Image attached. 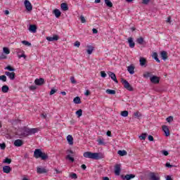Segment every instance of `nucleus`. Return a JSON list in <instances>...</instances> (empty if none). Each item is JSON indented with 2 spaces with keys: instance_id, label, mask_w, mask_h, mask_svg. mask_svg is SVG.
<instances>
[{
  "instance_id": "obj_51",
  "label": "nucleus",
  "mask_w": 180,
  "mask_h": 180,
  "mask_svg": "<svg viewBox=\"0 0 180 180\" xmlns=\"http://www.w3.org/2000/svg\"><path fill=\"white\" fill-rule=\"evenodd\" d=\"M106 72H105V71H101V76L102 77V78H106Z\"/></svg>"
},
{
  "instance_id": "obj_17",
  "label": "nucleus",
  "mask_w": 180,
  "mask_h": 180,
  "mask_svg": "<svg viewBox=\"0 0 180 180\" xmlns=\"http://www.w3.org/2000/svg\"><path fill=\"white\" fill-rule=\"evenodd\" d=\"M14 146L15 147H22L23 146V141L20 139H17L14 141Z\"/></svg>"
},
{
  "instance_id": "obj_12",
  "label": "nucleus",
  "mask_w": 180,
  "mask_h": 180,
  "mask_svg": "<svg viewBox=\"0 0 180 180\" xmlns=\"http://www.w3.org/2000/svg\"><path fill=\"white\" fill-rule=\"evenodd\" d=\"M150 80L152 84H160V77L157 76H152L150 78Z\"/></svg>"
},
{
  "instance_id": "obj_62",
  "label": "nucleus",
  "mask_w": 180,
  "mask_h": 180,
  "mask_svg": "<svg viewBox=\"0 0 180 180\" xmlns=\"http://www.w3.org/2000/svg\"><path fill=\"white\" fill-rule=\"evenodd\" d=\"M148 2H150V0H143V4H144V5H148Z\"/></svg>"
},
{
  "instance_id": "obj_37",
  "label": "nucleus",
  "mask_w": 180,
  "mask_h": 180,
  "mask_svg": "<svg viewBox=\"0 0 180 180\" xmlns=\"http://www.w3.org/2000/svg\"><path fill=\"white\" fill-rule=\"evenodd\" d=\"M152 74H151V72H145L144 74H143V77L144 78H151V77H152Z\"/></svg>"
},
{
  "instance_id": "obj_59",
  "label": "nucleus",
  "mask_w": 180,
  "mask_h": 180,
  "mask_svg": "<svg viewBox=\"0 0 180 180\" xmlns=\"http://www.w3.org/2000/svg\"><path fill=\"white\" fill-rule=\"evenodd\" d=\"M162 154H163V155L167 156V155H168V154H169V153L168 151H167V150H162Z\"/></svg>"
},
{
  "instance_id": "obj_8",
  "label": "nucleus",
  "mask_w": 180,
  "mask_h": 180,
  "mask_svg": "<svg viewBox=\"0 0 180 180\" xmlns=\"http://www.w3.org/2000/svg\"><path fill=\"white\" fill-rule=\"evenodd\" d=\"M108 75L115 84H119V81H117V78H116V75L113 72L108 71Z\"/></svg>"
},
{
  "instance_id": "obj_36",
  "label": "nucleus",
  "mask_w": 180,
  "mask_h": 180,
  "mask_svg": "<svg viewBox=\"0 0 180 180\" xmlns=\"http://www.w3.org/2000/svg\"><path fill=\"white\" fill-rule=\"evenodd\" d=\"M117 154H119V155L121 157H123L127 154V152L126 150H118Z\"/></svg>"
},
{
  "instance_id": "obj_38",
  "label": "nucleus",
  "mask_w": 180,
  "mask_h": 180,
  "mask_svg": "<svg viewBox=\"0 0 180 180\" xmlns=\"http://www.w3.org/2000/svg\"><path fill=\"white\" fill-rule=\"evenodd\" d=\"M76 115L78 117H81V116H82V109H79L76 111Z\"/></svg>"
},
{
  "instance_id": "obj_16",
  "label": "nucleus",
  "mask_w": 180,
  "mask_h": 180,
  "mask_svg": "<svg viewBox=\"0 0 180 180\" xmlns=\"http://www.w3.org/2000/svg\"><path fill=\"white\" fill-rule=\"evenodd\" d=\"M86 48H87L86 53L87 54H89V55L92 54V53L94 52V50H95V47L91 45H87Z\"/></svg>"
},
{
  "instance_id": "obj_19",
  "label": "nucleus",
  "mask_w": 180,
  "mask_h": 180,
  "mask_svg": "<svg viewBox=\"0 0 180 180\" xmlns=\"http://www.w3.org/2000/svg\"><path fill=\"white\" fill-rule=\"evenodd\" d=\"M29 30L31 32V33H36V32L37 31V26L34 25H30Z\"/></svg>"
},
{
  "instance_id": "obj_42",
  "label": "nucleus",
  "mask_w": 180,
  "mask_h": 180,
  "mask_svg": "<svg viewBox=\"0 0 180 180\" xmlns=\"http://www.w3.org/2000/svg\"><path fill=\"white\" fill-rule=\"evenodd\" d=\"M3 51L5 54H9L11 53V51L9 50V49L6 47L3 48Z\"/></svg>"
},
{
  "instance_id": "obj_26",
  "label": "nucleus",
  "mask_w": 180,
  "mask_h": 180,
  "mask_svg": "<svg viewBox=\"0 0 180 180\" xmlns=\"http://www.w3.org/2000/svg\"><path fill=\"white\" fill-rule=\"evenodd\" d=\"M1 91H2L4 94H8V92H9V86H8V85H4V86L1 87Z\"/></svg>"
},
{
  "instance_id": "obj_44",
  "label": "nucleus",
  "mask_w": 180,
  "mask_h": 180,
  "mask_svg": "<svg viewBox=\"0 0 180 180\" xmlns=\"http://www.w3.org/2000/svg\"><path fill=\"white\" fill-rule=\"evenodd\" d=\"M6 75H1L0 76V81H2L3 82H6Z\"/></svg>"
},
{
  "instance_id": "obj_61",
  "label": "nucleus",
  "mask_w": 180,
  "mask_h": 180,
  "mask_svg": "<svg viewBox=\"0 0 180 180\" xmlns=\"http://www.w3.org/2000/svg\"><path fill=\"white\" fill-rule=\"evenodd\" d=\"M92 32L94 34H96L98 33V30H96V28H93Z\"/></svg>"
},
{
  "instance_id": "obj_54",
  "label": "nucleus",
  "mask_w": 180,
  "mask_h": 180,
  "mask_svg": "<svg viewBox=\"0 0 180 180\" xmlns=\"http://www.w3.org/2000/svg\"><path fill=\"white\" fill-rule=\"evenodd\" d=\"M70 81L72 84H77V81H75V78L74 77H70Z\"/></svg>"
},
{
  "instance_id": "obj_4",
  "label": "nucleus",
  "mask_w": 180,
  "mask_h": 180,
  "mask_svg": "<svg viewBox=\"0 0 180 180\" xmlns=\"http://www.w3.org/2000/svg\"><path fill=\"white\" fill-rule=\"evenodd\" d=\"M121 82L124 85V88H125V89H127V91H129L131 92L134 91V89H133V86H131V85L130 84V83H129V82H127V80L124 79H121Z\"/></svg>"
},
{
  "instance_id": "obj_22",
  "label": "nucleus",
  "mask_w": 180,
  "mask_h": 180,
  "mask_svg": "<svg viewBox=\"0 0 180 180\" xmlns=\"http://www.w3.org/2000/svg\"><path fill=\"white\" fill-rule=\"evenodd\" d=\"M97 141L98 143V146H106V142H105V139L102 137H99Z\"/></svg>"
},
{
  "instance_id": "obj_40",
  "label": "nucleus",
  "mask_w": 180,
  "mask_h": 180,
  "mask_svg": "<svg viewBox=\"0 0 180 180\" xmlns=\"http://www.w3.org/2000/svg\"><path fill=\"white\" fill-rule=\"evenodd\" d=\"M70 177L72 179H78V176H77V174L75 173H71L70 174Z\"/></svg>"
},
{
  "instance_id": "obj_46",
  "label": "nucleus",
  "mask_w": 180,
  "mask_h": 180,
  "mask_svg": "<svg viewBox=\"0 0 180 180\" xmlns=\"http://www.w3.org/2000/svg\"><path fill=\"white\" fill-rule=\"evenodd\" d=\"M0 148L1 150H5V148H6V145L5 144V143H0Z\"/></svg>"
},
{
  "instance_id": "obj_7",
  "label": "nucleus",
  "mask_w": 180,
  "mask_h": 180,
  "mask_svg": "<svg viewBox=\"0 0 180 180\" xmlns=\"http://www.w3.org/2000/svg\"><path fill=\"white\" fill-rule=\"evenodd\" d=\"M5 75H6V77H8L9 79H11V81H13L15 78H16V74L14 72H5Z\"/></svg>"
},
{
  "instance_id": "obj_55",
  "label": "nucleus",
  "mask_w": 180,
  "mask_h": 180,
  "mask_svg": "<svg viewBox=\"0 0 180 180\" xmlns=\"http://www.w3.org/2000/svg\"><path fill=\"white\" fill-rule=\"evenodd\" d=\"M6 58V56L4 53L0 54V60H5Z\"/></svg>"
},
{
  "instance_id": "obj_9",
  "label": "nucleus",
  "mask_w": 180,
  "mask_h": 180,
  "mask_svg": "<svg viewBox=\"0 0 180 180\" xmlns=\"http://www.w3.org/2000/svg\"><path fill=\"white\" fill-rule=\"evenodd\" d=\"M25 7L27 11H30L32 9H33V6H32V3L29 1V0H25L24 1Z\"/></svg>"
},
{
  "instance_id": "obj_33",
  "label": "nucleus",
  "mask_w": 180,
  "mask_h": 180,
  "mask_svg": "<svg viewBox=\"0 0 180 180\" xmlns=\"http://www.w3.org/2000/svg\"><path fill=\"white\" fill-rule=\"evenodd\" d=\"M106 94H108V95H115L116 94V91L115 90H112V89H107L105 91Z\"/></svg>"
},
{
  "instance_id": "obj_50",
  "label": "nucleus",
  "mask_w": 180,
  "mask_h": 180,
  "mask_svg": "<svg viewBox=\"0 0 180 180\" xmlns=\"http://www.w3.org/2000/svg\"><path fill=\"white\" fill-rule=\"evenodd\" d=\"M75 47H79L81 46V42L80 41H75L74 44Z\"/></svg>"
},
{
  "instance_id": "obj_6",
  "label": "nucleus",
  "mask_w": 180,
  "mask_h": 180,
  "mask_svg": "<svg viewBox=\"0 0 180 180\" xmlns=\"http://www.w3.org/2000/svg\"><path fill=\"white\" fill-rule=\"evenodd\" d=\"M149 177H150V180H160V174H158V173H155L153 172L149 173Z\"/></svg>"
},
{
  "instance_id": "obj_18",
  "label": "nucleus",
  "mask_w": 180,
  "mask_h": 180,
  "mask_svg": "<svg viewBox=\"0 0 180 180\" xmlns=\"http://www.w3.org/2000/svg\"><path fill=\"white\" fill-rule=\"evenodd\" d=\"M160 57L162 58V60H164V61H165V60L168 58V53H167V51H162L160 53Z\"/></svg>"
},
{
  "instance_id": "obj_45",
  "label": "nucleus",
  "mask_w": 180,
  "mask_h": 180,
  "mask_svg": "<svg viewBox=\"0 0 180 180\" xmlns=\"http://www.w3.org/2000/svg\"><path fill=\"white\" fill-rule=\"evenodd\" d=\"M167 123H171V122H172L174 120V117L172 116H169L167 119Z\"/></svg>"
},
{
  "instance_id": "obj_25",
  "label": "nucleus",
  "mask_w": 180,
  "mask_h": 180,
  "mask_svg": "<svg viewBox=\"0 0 180 180\" xmlns=\"http://www.w3.org/2000/svg\"><path fill=\"white\" fill-rule=\"evenodd\" d=\"M60 8L62 9V11H64L65 12L68 11V4H67V3H62L60 4Z\"/></svg>"
},
{
  "instance_id": "obj_14",
  "label": "nucleus",
  "mask_w": 180,
  "mask_h": 180,
  "mask_svg": "<svg viewBox=\"0 0 180 180\" xmlns=\"http://www.w3.org/2000/svg\"><path fill=\"white\" fill-rule=\"evenodd\" d=\"M162 130L165 133V136H169V128H168V126L163 125L162 127Z\"/></svg>"
},
{
  "instance_id": "obj_29",
  "label": "nucleus",
  "mask_w": 180,
  "mask_h": 180,
  "mask_svg": "<svg viewBox=\"0 0 180 180\" xmlns=\"http://www.w3.org/2000/svg\"><path fill=\"white\" fill-rule=\"evenodd\" d=\"M152 57L155 60V61H157V63H161V60L158 58V53H157V52H154Z\"/></svg>"
},
{
  "instance_id": "obj_10",
  "label": "nucleus",
  "mask_w": 180,
  "mask_h": 180,
  "mask_svg": "<svg viewBox=\"0 0 180 180\" xmlns=\"http://www.w3.org/2000/svg\"><path fill=\"white\" fill-rule=\"evenodd\" d=\"M45 82H44V78L36 79L34 80L35 85H37L38 86H41V85H44Z\"/></svg>"
},
{
  "instance_id": "obj_60",
  "label": "nucleus",
  "mask_w": 180,
  "mask_h": 180,
  "mask_svg": "<svg viewBox=\"0 0 180 180\" xmlns=\"http://www.w3.org/2000/svg\"><path fill=\"white\" fill-rule=\"evenodd\" d=\"M149 141H154V137L153 136H148Z\"/></svg>"
},
{
  "instance_id": "obj_5",
  "label": "nucleus",
  "mask_w": 180,
  "mask_h": 180,
  "mask_svg": "<svg viewBox=\"0 0 180 180\" xmlns=\"http://www.w3.org/2000/svg\"><path fill=\"white\" fill-rule=\"evenodd\" d=\"M122 171V165L117 164L114 167V172L115 174L119 176L120 175V172Z\"/></svg>"
},
{
  "instance_id": "obj_35",
  "label": "nucleus",
  "mask_w": 180,
  "mask_h": 180,
  "mask_svg": "<svg viewBox=\"0 0 180 180\" xmlns=\"http://www.w3.org/2000/svg\"><path fill=\"white\" fill-rule=\"evenodd\" d=\"M121 116H122V117H127V116H129V111L127 110L122 111Z\"/></svg>"
},
{
  "instance_id": "obj_21",
  "label": "nucleus",
  "mask_w": 180,
  "mask_h": 180,
  "mask_svg": "<svg viewBox=\"0 0 180 180\" xmlns=\"http://www.w3.org/2000/svg\"><path fill=\"white\" fill-rule=\"evenodd\" d=\"M134 66L133 65H131L127 67V71L131 74V75H133L134 74Z\"/></svg>"
},
{
  "instance_id": "obj_15",
  "label": "nucleus",
  "mask_w": 180,
  "mask_h": 180,
  "mask_svg": "<svg viewBox=\"0 0 180 180\" xmlns=\"http://www.w3.org/2000/svg\"><path fill=\"white\" fill-rule=\"evenodd\" d=\"M128 44H129L130 49H134V46H136V43H134L133 38L131 37L128 38Z\"/></svg>"
},
{
  "instance_id": "obj_13",
  "label": "nucleus",
  "mask_w": 180,
  "mask_h": 180,
  "mask_svg": "<svg viewBox=\"0 0 180 180\" xmlns=\"http://www.w3.org/2000/svg\"><path fill=\"white\" fill-rule=\"evenodd\" d=\"M59 37L58 35L55 34L53 37H46V40H48V41H57V40H58Z\"/></svg>"
},
{
  "instance_id": "obj_23",
  "label": "nucleus",
  "mask_w": 180,
  "mask_h": 180,
  "mask_svg": "<svg viewBox=\"0 0 180 180\" xmlns=\"http://www.w3.org/2000/svg\"><path fill=\"white\" fill-rule=\"evenodd\" d=\"M11 171H12V168L9 166H4L3 167V172H4V174H9Z\"/></svg>"
},
{
  "instance_id": "obj_2",
  "label": "nucleus",
  "mask_w": 180,
  "mask_h": 180,
  "mask_svg": "<svg viewBox=\"0 0 180 180\" xmlns=\"http://www.w3.org/2000/svg\"><path fill=\"white\" fill-rule=\"evenodd\" d=\"M84 158H91V160H101V156L99 153L85 152L83 154Z\"/></svg>"
},
{
  "instance_id": "obj_31",
  "label": "nucleus",
  "mask_w": 180,
  "mask_h": 180,
  "mask_svg": "<svg viewBox=\"0 0 180 180\" xmlns=\"http://www.w3.org/2000/svg\"><path fill=\"white\" fill-rule=\"evenodd\" d=\"M104 1H105V4L106 6H108V8L113 7V4L112 3V1H110V0H104Z\"/></svg>"
},
{
  "instance_id": "obj_24",
  "label": "nucleus",
  "mask_w": 180,
  "mask_h": 180,
  "mask_svg": "<svg viewBox=\"0 0 180 180\" xmlns=\"http://www.w3.org/2000/svg\"><path fill=\"white\" fill-rule=\"evenodd\" d=\"M53 13H54L56 18H60V16H61V11L58 8L54 9Z\"/></svg>"
},
{
  "instance_id": "obj_48",
  "label": "nucleus",
  "mask_w": 180,
  "mask_h": 180,
  "mask_svg": "<svg viewBox=\"0 0 180 180\" xmlns=\"http://www.w3.org/2000/svg\"><path fill=\"white\" fill-rule=\"evenodd\" d=\"M56 92H57V89H51V91L49 93L50 95H54V94H56Z\"/></svg>"
},
{
  "instance_id": "obj_63",
  "label": "nucleus",
  "mask_w": 180,
  "mask_h": 180,
  "mask_svg": "<svg viewBox=\"0 0 180 180\" xmlns=\"http://www.w3.org/2000/svg\"><path fill=\"white\" fill-rule=\"evenodd\" d=\"M166 22H167V23H171V16H169L167 18V20H166Z\"/></svg>"
},
{
  "instance_id": "obj_20",
  "label": "nucleus",
  "mask_w": 180,
  "mask_h": 180,
  "mask_svg": "<svg viewBox=\"0 0 180 180\" xmlns=\"http://www.w3.org/2000/svg\"><path fill=\"white\" fill-rule=\"evenodd\" d=\"M136 43L140 44V46H143V44H146V41H144V38H143V37H141L136 39Z\"/></svg>"
},
{
  "instance_id": "obj_53",
  "label": "nucleus",
  "mask_w": 180,
  "mask_h": 180,
  "mask_svg": "<svg viewBox=\"0 0 180 180\" xmlns=\"http://www.w3.org/2000/svg\"><path fill=\"white\" fill-rule=\"evenodd\" d=\"M37 89V86H34V85H32L30 86V91H35V89Z\"/></svg>"
},
{
  "instance_id": "obj_57",
  "label": "nucleus",
  "mask_w": 180,
  "mask_h": 180,
  "mask_svg": "<svg viewBox=\"0 0 180 180\" xmlns=\"http://www.w3.org/2000/svg\"><path fill=\"white\" fill-rule=\"evenodd\" d=\"M165 167H167V168H172L173 166L169 162H167L165 164Z\"/></svg>"
},
{
  "instance_id": "obj_32",
  "label": "nucleus",
  "mask_w": 180,
  "mask_h": 180,
  "mask_svg": "<svg viewBox=\"0 0 180 180\" xmlns=\"http://www.w3.org/2000/svg\"><path fill=\"white\" fill-rule=\"evenodd\" d=\"M73 102L77 105H79V103H81V98H79V96H77L73 99Z\"/></svg>"
},
{
  "instance_id": "obj_64",
  "label": "nucleus",
  "mask_w": 180,
  "mask_h": 180,
  "mask_svg": "<svg viewBox=\"0 0 180 180\" xmlns=\"http://www.w3.org/2000/svg\"><path fill=\"white\" fill-rule=\"evenodd\" d=\"M166 180H172V178L171 177V176H167Z\"/></svg>"
},
{
  "instance_id": "obj_49",
  "label": "nucleus",
  "mask_w": 180,
  "mask_h": 180,
  "mask_svg": "<svg viewBox=\"0 0 180 180\" xmlns=\"http://www.w3.org/2000/svg\"><path fill=\"white\" fill-rule=\"evenodd\" d=\"M80 20L82 23H85L86 22V20H85V17H84V15L80 16Z\"/></svg>"
},
{
  "instance_id": "obj_28",
  "label": "nucleus",
  "mask_w": 180,
  "mask_h": 180,
  "mask_svg": "<svg viewBox=\"0 0 180 180\" xmlns=\"http://www.w3.org/2000/svg\"><path fill=\"white\" fill-rule=\"evenodd\" d=\"M133 178H136V175H134L133 174H126L124 176V179L130 180V179H133Z\"/></svg>"
},
{
  "instance_id": "obj_27",
  "label": "nucleus",
  "mask_w": 180,
  "mask_h": 180,
  "mask_svg": "<svg viewBox=\"0 0 180 180\" xmlns=\"http://www.w3.org/2000/svg\"><path fill=\"white\" fill-rule=\"evenodd\" d=\"M67 140L68 144H70V146H72V144H74V138H72V136H68Z\"/></svg>"
},
{
  "instance_id": "obj_30",
  "label": "nucleus",
  "mask_w": 180,
  "mask_h": 180,
  "mask_svg": "<svg viewBox=\"0 0 180 180\" xmlns=\"http://www.w3.org/2000/svg\"><path fill=\"white\" fill-rule=\"evenodd\" d=\"M139 63H140V65H141V67H143V65H146V63H147V60H146V58H140Z\"/></svg>"
},
{
  "instance_id": "obj_3",
  "label": "nucleus",
  "mask_w": 180,
  "mask_h": 180,
  "mask_svg": "<svg viewBox=\"0 0 180 180\" xmlns=\"http://www.w3.org/2000/svg\"><path fill=\"white\" fill-rule=\"evenodd\" d=\"M34 158H41V160H47V158H49V155L45 153H42L41 149H35L34 151Z\"/></svg>"
},
{
  "instance_id": "obj_58",
  "label": "nucleus",
  "mask_w": 180,
  "mask_h": 180,
  "mask_svg": "<svg viewBox=\"0 0 180 180\" xmlns=\"http://www.w3.org/2000/svg\"><path fill=\"white\" fill-rule=\"evenodd\" d=\"M139 140H146L147 136H139Z\"/></svg>"
},
{
  "instance_id": "obj_41",
  "label": "nucleus",
  "mask_w": 180,
  "mask_h": 180,
  "mask_svg": "<svg viewBox=\"0 0 180 180\" xmlns=\"http://www.w3.org/2000/svg\"><path fill=\"white\" fill-rule=\"evenodd\" d=\"M134 115L135 116V117H136L137 119H140V117H141V113H140V112L137 111L136 112H134Z\"/></svg>"
},
{
  "instance_id": "obj_11",
  "label": "nucleus",
  "mask_w": 180,
  "mask_h": 180,
  "mask_svg": "<svg viewBox=\"0 0 180 180\" xmlns=\"http://www.w3.org/2000/svg\"><path fill=\"white\" fill-rule=\"evenodd\" d=\"M37 174H47V172H49V170H47L44 167H37Z\"/></svg>"
},
{
  "instance_id": "obj_47",
  "label": "nucleus",
  "mask_w": 180,
  "mask_h": 180,
  "mask_svg": "<svg viewBox=\"0 0 180 180\" xmlns=\"http://www.w3.org/2000/svg\"><path fill=\"white\" fill-rule=\"evenodd\" d=\"M66 158H67L68 160H70V161H72V162H74V158L71 157L70 155H68L66 156Z\"/></svg>"
},
{
  "instance_id": "obj_56",
  "label": "nucleus",
  "mask_w": 180,
  "mask_h": 180,
  "mask_svg": "<svg viewBox=\"0 0 180 180\" xmlns=\"http://www.w3.org/2000/svg\"><path fill=\"white\" fill-rule=\"evenodd\" d=\"M85 96H89L91 95V91L89 90H86L84 93Z\"/></svg>"
},
{
  "instance_id": "obj_39",
  "label": "nucleus",
  "mask_w": 180,
  "mask_h": 180,
  "mask_svg": "<svg viewBox=\"0 0 180 180\" xmlns=\"http://www.w3.org/2000/svg\"><path fill=\"white\" fill-rule=\"evenodd\" d=\"M22 44H24L25 46H27L28 47H30L32 46V44L27 41H22L21 42Z\"/></svg>"
},
{
  "instance_id": "obj_34",
  "label": "nucleus",
  "mask_w": 180,
  "mask_h": 180,
  "mask_svg": "<svg viewBox=\"0 0 180 180\" xmlns=\"http://www.w3.org/2000/svg\"><path fill=\"white\" fill-rule=\"evenodd\" d=\"M4 70H7L8 71H12V72L16 71V69L12 68V66H11L10 65H7V66L4 68Z\"/></svg>"
},
{
  "instance_id": "obj_1",
  "label": "nucleus",
  "mask_w": 180,
  "mask_h": 180,
  "mask_svg": "<svg viewBox=\"0 0 180 180\" xmlns=\"http://www.w3.org/2000/svg\"><path fill=\"white\" fill-rule=\"evenodd\" d=\"M40 131V129L39 128H28L27 127H24L22 128H20L16 134V136H29L36 134V133Z\"/></svg>"
},
{
  "instance_id": "obj_43",
  "label": "nucleus",
  "mask_w": 180,
  "mask_h": 180,
  "mask_svg": "<svg viewBox=\"0 0 180 180\" xmlns=\"http://www.w3.org/2000/svg\"><path fill=\"white\" fill-rule=\"evenodd\" d=\"M3 162L5 164H11V162H12V159L6 158Z\"/></svg>"
},
{
  "instance_id": "obj_52",
  "label": "nucleus",
  "mask_w": 180,
  "mask_h": 180,
  "mask_svg": "<svg viewBox=\"0 0 180 180\" xmlns=\"http://www.w3.org/2000/svg\"><path fill=\"white\" fill-rule=\"evenodd\" d=\"M18 58H26V55H25V52L24 51H22V54H21V55H18Z\"/></svg>"
}]
</instances>
